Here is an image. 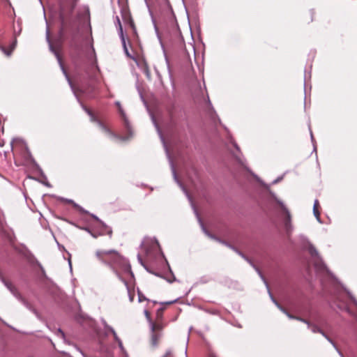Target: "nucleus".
Masks as SVG:
<instances>
[{
	"instance_id": "nucleus-40",
	"label": "nucleus",
	"mask_w": 357,
	"mask_h": 357,
	"mask_svg": "<svg viewBox=\"0 0 357 357\" xmlns=\"http://www.w3.org/2000/svg\"><path fill=\"white\" fill-rule=\"evenodd\" d=\"M195 213H197V215H197V211H195ZM197 217H198L199 222H200L201 225L202 226V225H203V224H202V220H201L200 218H199V216H197Z\"/></svg>"
},
{
	"instance_id": "nucleus-46",
	"label": "nucleus",
	"mask_w": 357,
	"mask_h": 357,
	"mask_svg": "<svg viewBox=\"0 0 357 357\" xmlns=\"http://www.w3.org/2000/svg\"><path fill=\"white\" fill-rule=\"evenodd\" d=\"M169 354H170V351H167L166 352L165 357H166V356H169Z\"/></svg>"
},
{
	"instance_id": "nucleus-4",
	"label": "nucleus",
	"mask_w": 357,
	"mask_h": 357,
	"mask_svg": "<svg viewBox=\"0 0 357 357\" xmlns=\"http://www.w3.org/2000/svg\"><path fill=\"white\" fill-rule=\"evenodd\" d=\"M300 240L303 243V247L307 249L312 257H316L318 261L315 262V268L319 271H326L328 273V270L326 268L325 264L321 261L319 253L316 248L309 242L308 239L303 235L299 236Z\"/></svg>"
},
{
	"instance_id": "nucleus-33",
	"label": "nucleus",
	"mask_w": 357,
	"mask_h": 357,
	"mask_svg": "<svg viewBox=\"0 0 357 357\" xmlns=\"http://www.w3.org/2000/svg\"><path fill=\"white\" fill-rule=\"evenodd\" d=\"M166 262H167V264H168V262H167V261H166ZM167 265H168V267H169V271H170V273H172V277H173V280H168V279H167V281H168L169 282H172L173 281H175V280H176V278L174 276V275H173V273H172V270H171V268H170V267H169V264H167Z\"/></svg>"
},
{
	"instance_id": "nucleus-2",
	"label": "nucleus",
	"mask_w": 357,
	"mask_h": 357,
	"mask_svg": "<svg viewBox=\"0 0 357 357\" xmlns=\"http://www.w3.org/2000/svg\"><path fill=\"white\" fill-rule=\"evenodd\" d=\"M116 105L119 107V112L121 114V118H122V119L123 121L124 126H125L126 129L127 130L128 132L129 133V136H127V137H117L109 128H107L105 125H103L99 120L96 119V117L94 116L93 114L89 109H87L86 107H84L81 103V105H82V108L84 109V110L90 116L91 121L96 122L98 123V126L100 127V128L101 129V130L104 133H105L108 137H116V138H119V139H120L121 140H128V139H130V137H131L132 136V128H131L130 123H129V121H128V119H127V117L126 116V114H125L124 111L123 110V109L121 108V107L120 105V102H116Z\"/></svg>"
},
{
	"instance_id": "nucleus-20",
	"label": "nucleus",
	"mask_w": 357,
	"mask_h": 357,
	"mask_svg": "<svg viewBox=\"0 0 357 357\" xmlns=\"http://www.w3.org/2000/svg\"><path fill=\"white\" fill-rule=\"evenodd\" d=\"M115 24H116V26L118 28L119 33H123V27H122L121 21H120V19H119V17L118 16H116V17Z\"/></svg>"
},
{
	"instance_id": "nucleus-42",
	"label": "nucleus",
	"mask_w": 357,
	"mask_h": 357,
	"mask_svg": "<svg viewBox=\"0 0 357 357\" xmlns=\"http://www.w3.org/2000/svg\"><path fill=\"white\" fill-rule=\"evenodd\" d=\"M310 136H311L312 142H314V137H313L312 132L311 130H310Z\"/></svg>"
},
{
	"instance_id": "nucleus-23",
	"label": "nucleus",
	"mask_w": 357,
	"mask_h": 357,
	"mask_svg": "<svg viewBox=\"0 0 357 357\" xmlns=\"http://www.w3.org/2000/svg\"><path fill=\"white\" fill-rule=\"evenodd\" d=\"M102 325L104 326V330H105V334L107 335L108 333H112L110 329L109 328V327H110V326L107 324L105 320L102 319Z\"/></svg>"
},
{
	"instance_id": "nucleus-48",
	"label": "nucleus",
	"mask_w": 357,
	"mask_h": 357,
	"mask_svg": "<svg viewBox=\"0 0 357 357\" xmlns=\"http://www.w3.org/2000/svg\"><path fill=\"white\" fill-rule=\"evenodd\" d=\"M68 263H69L70 266L71 267V261L70 259L68 260Z\"/></svg>"
},
{
	"instance_id": "nucleus-24",
	"label": "nucleus",
	"mask_w": 357,
	"mask_h": 357,
	"mask_svg": "<svg viewBox=\"0 0 357 357\" xmlns=\"http://www.w3.org/2000/svg\"><path fill=\"white\" fill-rule=\"evenodd\" d=\"M77 0H70L69 1V4H68V10H69V12H71L75 6V2H76Z\"/></svg>"
},
{
	"instance_id": "nucleus-21",
	"label": "nucleus",
	"mask_w": 357,
	"mask_h": 357,
	"mask_svg": "<svg viewBox=\"0 0 357 357\" xmlns=\"http://www.w3.org/2000/svg\"><path fill=\"white\" fill-rule=\"evenodd\" d=\"M119 37L121 38L123 50L128 48L127 45H126V38H125L124 33H119Z\"/></svg>"
},
{
	"instance_id": "nucleus-7",
	"label": "nucleus",
	"mask_w": 357,
	"mask_h": 357,
	"mask_svg": "<svg viewBox=\"0 0 357 357\" xmlns=\"http://www.w3.org/2000/svg\"><path fill=\"white\" fill-rule=\"evenodd\" d=\"M92 217L98 222V223L100 225V231L98 234L96 232L91 231L89 228H84V229L85 231L89 232L94 238H97L98 236L103 235L105 234H108L109 235L112 234V230L104 222H102L100 220H99V218L97 216L92 215Z\"/></svg>"
},
{
	"instance_id": "nucleus-41",
	"label": "nucleus",
	"mask_w": 357,
	"mask_h": 357,
	"mask_svg": "<svg viewBox=\"0 0 357 357\" xmlns=\"http://www.w3.org/2000/svg\"><path fill=\"white\" fill-rule=\"evenodd\" d=\"M235 157L236 158V159L238 160L239 162L243 164V161L241 160V159L238 155H235Z\"/></svg>"
},
{
	"instance_id": "nucleus-32",
	"label": "nucleus",
	"mask_w": 357,
	"mask_h": 357,
	"mask_svg": "<svg viewBox=\"0 0 357 357\" xmlns=\"http://www.w3.org/2000/svg\"><path fill=\"white\" fill-rule=\"evenodd\" d=\"M21 31H22L21 27H20L18 30H14L15 38H16V37L20 34Z\"/></svg>"
},
{
	"instance_id": "nucleus-18",
	"label": "nucleus",
	"mask_w": 357,
	"mask_h": 357,
	"mask_svg": "<svg viewBox=\"0 0 357 357\" xmlns=\"http://www.w3.org/2000/svg\"><path fill=\"white\" fill-rule=\"evenodd\" d=\"M66 15V6H65V3H62L61 4V13H60V18H61L62 24H63V22H64V18H65Z\"/></svg>"
},
{
	"instance_id": "nucleus-38",
	"label": "nucleus",
	"mask_w": 357,
	"mask_h": 357,
	"mask_svg": "<svg viewBox=\"0 0 357 357\" xmlns=\"http://www.w3.org/2000/svg\"><path fill=\"white\" fill-rule=\"evenodd\" d=\"M137 258H138V260H139V263H140L142 265H143V262H142V258H141V257H140V255H137Z\"/></svg>"
},
{
	"instance_id": "nucleus-29",
	"label": "nucleus",
	"mask_w": 357,
	"mask_h": 357,
	"mask_svg": "<svg viewBox=\"0 0 357 357\" xmlns=\"http://www.w3.org/2000/svg\"><path fill=\"white\" fill-rule=\"evenodd\" d=\"M4 222V217L3 214H1V213L0 212V229L3 227Z\"/></svg>"
},
{
	"instance_id": "nucleus-3",
	"label": "nucleus",
	"mask_w": 357,
	"mask_h": 357,
	"mask_svg": "<svg viewBox=\"0 0 357 357\" xmlns=\"http://www.w3.org/2000/svg\"><path fill=\"white\" fill-rule=\"evenodd\" d=\"M46 39H47V43H49V47H50V51L52 53H54V55L56 56V57L57 59V61L59 62V66L61 67V69L63 73L64 74V75H65V77H66V79H67V81H68V84H69V85H70V88H71V89H72V91L73 92V93H74V95L77 98V100L79 101V93H83L84 94L85 92H84V91L83 89H78V90L75 89V86H73V83H72L69 76L68 75V74H67V73H66V70H65V68H64V67H63V66L62 64L61 59V58L59 56V53L57 52V51H56L54 49V47H53V46H52V43L50 42V29H49V26H48L47 24V30H46Z\"/></svg>"
},
{
	"instance_id": "nucleus-49",
	"label": "nucleus",
	"mask_w": 357,
	"mask_h": 357,
	"mask_svg": "<svg viewBox=\"0 0 357 357\" xmlns=\"http://www.w3.org/2000/svg\"><path fill=\"white\" fill-rule=\"evenodd\" d=\"M143 266H144V268H145V269H146L148 271H149L148 270L147 267H146V266H144V264H143Z\"/></svg>"
},
{
	"instance_id": "nucleus-37",
	"label": "nucleus",
	"mask_w": 357,
	"mask_h": 357,
	"mask_svg": "<svg viewBox=\"0 0 357 357\" xmlns=\"http://www.w3.org/2000/svg\"><path fill=\"white\" fill-rule=\"evenodd\" d=\"M130 26H131L134 30L135 29L134 23H133V22H132L131 20H130Z\"/></svg>"
},
{
	"instance_id": "nucleus-9",
	"label": "nucleus",
	"mask_w": 357,
	"mask_h": 357,
	"mask_svg": "<svg viewBox=\"0 0 357 357\" xmlns=\"http://www.w3.org/2000/svg\"><path fill=\"white\" fill-rule=\"evenodd\" d=\"M273 197H274V199H275L277 203H278V204L281 206V208H282V210L283 211V212H284V213L285 215L284 220L285 227L288 229L291 227V224H290L291 215H290V213H289V210L287 208V207L285 206V205L283 204L282 202H281L280 200L278 199L277 197L275 196V195H273Z\"/></svg>"
},
{
	"instance_id": "nucleus-36",
	"label": "nucleus",
	"mask_w": 357,
	"mask_h": 357,
	"mask_svg": "<svg viewBox=\"0 0 357 357\" xmlns=\"http://www.w3.org/2000/svg\"><path fill=\"white\" fill-rule=\"evenodd\" d=\"M282 179V176H281V177H278L277 179L274 180V181H273V183H273V184H275V183H277L278 182H279L280 181H281Z\"/></svg>"
},
{
	"instance_id": "nucleus-26",
	"label": "nucleus",
	"mask_w": 357,
	"mask_h": 357,
	"mask_svg": "<svg viewBox=\"0 0 357 357\" xmlns=\"http://www.w3.org/2000/svg\"><path fill=\"white\" fill-rule=\"evenodd\" d=\"M56 335L65 340V334L60 328L57 330Z\"/></svg>"
},
{
	"instance_id": "nucleus-11",
	"label": "nucleus",
	"mask_w": 357,
	"mask_h": 357,
	"mask_svg": "<svg viewBox=\"0 0 357 357\" xmlns=\"http://www.w3.org/2000/svg\"><path fill=\"white\" fill-rule=\"evenodd\" d=\"M165 150H166V152H167V156L169 159V163H170V166H171V169H172V174H173V176H174V178L175 180V181L179 185V186L181 188V189L183 190V191L185 193V195H187V197L190 199V196L188 194V192L186 191V190L185 189V188L183 187V185L181 184V183L178 181V177H177V175H176V169H175V167L174 166V164H173V162L172 160L170 159V156L169 155V153H168V151H167V147L165 146Z\"/></svg>"
},
{
	"instance_id": "nucleus-31",
	"label": "nucleus",
	"mask_w": 357,
	"mask_h": 357,
	"mask_svg": "<svg viewBox=\"0 0 357 357\" xmlns=\"http://www.w3.org/2000/svg\"><path fill=\"white\" fill-rule=\"evenodd\" d=\"M144 73L146 74V75L149 77H150V72H149V70L146 66V64H144Z\"/></svg>"
},
{
	"instance_id": "nucleus-12",
	"label": "nucleus",
	"mask_w": 357,
	"mask_h": 357,
	"mask_svg": "<svg viewBox=\"0 0 357 357\" xmlns=\"http://www.w3.org/2000/svg\"><path fill=\"white\" fill-rule=\"evenodd\" d=\"M267 289H268V294L271 297V299L272 300V301L275 304V305L282 311L283 312L289 319H296V318H299L298 317H295V316H293L291 314H290L289 312H287L277 301L276 300L273 298L269 288H268V286H266Z\"/></svg>"
},
{
	"instance_id": "nucleus-22",
	"label": "nucleus",
	"mask_w": 357,
	"mask_h": 357,
	"mask_svg": "<svg viewBox=\"0 0 357 357\" xmlns=\"http://www.w3.org/2000/svg\"><path fill=\"white\" fill-rule=\"evenodd\" d=\"M202 229H203L204 232L208 237H210L211 238L214 239V240H215V241H218L220 243V239H219L218 238H217L215 236H213V235L211 234L210 233H208V231L204 228V225H202Z\"/></svg>"
},
{
	"instance_id": "nucleus-1",
	"label": "nucleus",
	"mask_w": 357,
	"mask_h": 357,
	"mask_svg": "<svg viewBox=\"0 0 357 357\" xmlns=\"http://www.w3.org/2000/svg\"><path fill=\"white\" fill-rule=\"evenodd\" d=\"M97 258L102 263L107 264L111 267L113 271L116 273L117 277L123 281L127 287L129 299L132 302L134 299V296L130 294V289L128 287L127 282L122 279L120 275L118 268L121 269L125 273H128L131 278L134 277V274L131 271V266L129 262L119 255L118 252L114 250H97L96 252Z\"/></svg>"
},
{
	"instance_id": "nucleus-8",
	"label": "nucleus",
	"mask_w": 357,
	"mask_h": 357,
	"mask_svg": "<svg viewBox=\"0 0 357 357\" xmlns=\"http://www.w3.org/2000/svg\"><path fill=\"white\" fill-rule=\"evenodd\" d=\"M3 282L16 298H17L26 308H28L30 310H32L31 305L29 303V302L26 300H25L21 296V294L18 292L17 289L11 283L6 281H3Z\"/></svg>"
},
{
	"instance_id": "nucleus-44",
	"label": "nucleus",
	"mask_w": 357,
	"mask_h": 357,
	"mask_svg": "<svg viewBox=\"0 0 357 357\" xmlns=\"http://www.w3.org/2000/svg\"><path fill=\"white\" fill-rule=\"evenodd\" d=\"M345 310L348 313H351L350 310L347 307H345Z\"/></svg>"
},
{
	"instance_id": "nucleus-10",
	"label": "nucleus",
	"mask_w": 357,
	"mask_h": 357,
	"mask_svg": "<svg viewBox=\"0 0 357 357\" xmlns=\"http://www.w3.org/2000/svg\"><path fill=\"white\" fill-rule=\"evenodd\" d=\"M229 248H231V250H233L234 251H235L237 254H238L241 257H242L244 259H245L255 269V271L257 272V273L259 274V277L261 278V279L263 280V282H264L265 285L268 287V282L266 280L265 278L264 277V275H262L261 272L259 271V269L256 267L253 264L252 262L248 259L242 252H241L240 251H238L237 249H236L234 246L231 245H230V247Z\"/></svg>"
},
{
	"instance_id": "nucleus-34",
	"label": "nucleus",
	"mask_w": 357,
	"mask_h": 357,
	"mask_svg": "<svg viewBox=\"0 0 357 357\" xmlns=\"http://www.w3.org/2000/svg\"><path fill=\"white\" fill-rule=\"evenodd\" d=\"M123 50H124V52H125V54H126L127 56H128L130 58H132V56L130 54L128 48H126V49H125Z\"/></svg>"
},
{
	"instance_id": "nucleus-25",
	"label": "nucleus",
	"mask_w": 357,
	"mask_h": 357,
	"mask_svg": "<svg viewBox=\"0 0 357 357\" xmlns=\"http://www.w3.org/2000/svg\"><path fill=\"white\" fill-rule=\"evenodd\" d=\"M152 120H153V123H154V125H155V128H156V129H157V130H158V133H159V135H160V138H161L162 141L164 142V139H163V137H162V133H161V132H160V128H159L158 126L157 125V123H156V122H155V119H154V118H153V117H152Z\"/></svg>"
},
{
	"instance_id": "nucleus-17",
	"label": "nucleus",
	"mask_w": 357,
	"mask_h": 357,
	"mask_svg": "<svg viewBox=\"0 0 357 357\" xmlns=\"http://www.w3.org/2000/svg\"><path fill=\"white\" fill-rule=\"evenodd\" d=\"M318 205H319V202L317 199H316L314 201V206H313V213L314 215V216L316 217L317 220L319 221V222H321L320 220V213L317 209V207H318Z\"/></svg>"
},
{
	"instance_id": "nucleus-13",
	"label": "nucleus",
	"mask_w": 357,
	"mask_h": 357,
	"mask_svg": "<svg viewBox=\"0 0 357 357\" xmlns=\"http://www.w3.org/2000/svg\"><path fill=\"white\" fill-rule=\"evenodd\" d=\"M17 40L14 38L13 43L10 45L9 50H7L5 47L0 45V50L8 56H10L13 51L15 50L17 45Z\"/></svg>"
},
{
	"instance_id": "nucleus-45",
	"label": "nucleus",
	"mask_w": 357,
	"mask_h": 357,
	"mask_svg": "<svg viewBox=\"0 0 357 357\" xmlns=\"http://www.w3.org/2000/svg\"><path fill=\"white\" fill-rule=\"evenodd\" d=\"M75 348H76L77 351H79L82 355H84L83 353L79 350V348H77V347H75Z\"/></svg>"
},
{
	"instance_id": "nucleus-43",
	"label": "nucleus",
	"mask_w": 357,
	"mask_h": 357,
	"mask_svg": "<svg viewBox=\"0 0 357 357\" xmlns=\"http://www.w3.org/2000/svg\"><path fill=\"white\" fill-rule=\"evenodd\" d=\"M234 147L236 149V150L239 151V147L238 146V145L234 142Z\"/></svg>"
},
{
	"instance_id": "nucleus-30",
	"label": "nucleus",
	"mask_w": 357,
	"mask_h": 357,
	"mask_svg": "<svg viewBox=\"0 0 357 357\" xmlns=\"http://www.w3.org/2000/svg\"><path fill=\"white\" fill-rule=\"evenodd\" d=\"M350 299L352 301V302L354 303V304L357 307V301L356 299L350 294V292H347Z\"/></svg>"
},
{
	"instance_id": "nucleus-15",
	"label": "nucleus",
	"mask_w": 357,
	"mask_h": 357,
	"mask_svg": "<svg viewBox=\"0 0 357 357\" xmlns=\"http://www.w3.org/2000/svg\"><path fill=\"white\" fill-rule=\"evenodd\" d=\"M144 314L147 319L149 321L151 331H155V330H161L162 327L160 325L156 326L154 323L151 321L149 313L146 310H144Z\"/></svg>"
},
{
	"instance_id": "nucleus-16",
	"label": "nucleus",
	"mask_w": 357,
	"mask_h": 357,
	"mask_svg": "<svg viewBox=\"0 0 357 357\" xmlns=\"http://www.w3.org/2000/svg\"><path fill=\"white\" fill-rule=\"evenodd\" d=\"M109 328L110 329L112 335H114V340L118 342V344H119L120 349H121V351H124V348H123L122 342L119 339V337L117 336V335H116L115 331L114 330V328L112 327H109Z\"/></svg>"
},
{
	"instance_id": "nucleus-28",
	"label": "nucleus",
	"mask_w": 357,
	"mask_h": 357,
	"mask_svg": "<svg viewBox=\"0 0 357 357\" xmlns=\"http://www.w3.org/2000/svg\"><path fill=\"white\" fill-rule=\"evenodd\" d=\"M17 143H22L23 146H25L24 142L22 140L20 139H13L12 141V142H11V144L13 146L14 144H17Z\"/></svg>"
},
{
	"instance_id": "nucleus-47",
	"label": "nucleus",
	"mask_w": 357,
	"mask_h": 357,
	"mask_svg": "<svg viewBox=\"0 0 357 357\" xmlns=\"http://www.w3.org/2000/svg\"><path fill=\"white\" fill-rule=\"evenodd\" d=\"M80 211H83V212H84V213H87L86 211H84V209H82V208H80Z\"/></svg>"
},
{
	"instance_id": "nucleus-39",
	"label": "nucleus",
	"mask_w": 357,
	"mask_h": 357,
	"mask_svg": "<svg viewBox=\"0 0 357 357\" xmlns=\"http://www.w3.org/2000/svg\"><path fill=\"white\" fill-rule=\"evenodd\" d=\"M195 213H197V215H197V211H195ZM197 217H198L199 222H200L201 225L202 226V225H203V224H202V220H201L200 218H199V216H197Z\"/></svg>"
},
{
	"instance_id": "nucleus-19",
	"label": "nucleus",
	"mask_w": 357,
	"mask_h": 357,
	"mask_svg": "<svg viewBox=\"0 0 357 357\" xmlns=\"http://www.w3.org/2000/svg\"><path fill=\"white\" fill-rule=\"evenodd\" d=\"M160 337V335L158 334L154 333V331H152V336H151V343L153 346H156L158 344V340Z\"/></svg>"
},
{
	"instance_id": "nucleus-6",
	"label": "nucleus",
	"mask_w": 357,
	"mask_h": 357,
	"mask_svg": "<svg viewBox=\"0 0 357 357\" xmlns=\"http://www.w3.org/2000/svg\"><path fill=\"white\" fill-rule=\"evenodd\" d=\"M142 247L148 256L160 250L159 243L155 238L145 239L142 243Z\"/></svg>"
},
{
	"instance_id": "nucleus-5",
	"label": "nucleus",
	"mask_w": 357,
	"mask_h": 357,
	"mask_svg": "<svg viewBox=\"0 0 357 357\" xmlns=\"http://www.w3.org/2000/svg\"><path fill=\"white\" fill-rule=\"evenodd\" d=\"M297 320L305 323L307 326V328H309L312 333H320L335 348L337 354L340 357H344L342 353L340 351V350L337 348L335 343L331 340L324 331L322 329H321L317 324H312L309 321L303 319V318H296Z\"/></svg>"
},
{
	"instance_id": "nucleus-50",
	"label": "nucleus",
	"mask_w": 357,
	"mask_h": 357,
	"mask_svg": "<svg viewBox=\"0 0 357 357\" xmlns=\"http://www.w3.org/2000/svg\"><path fill=\"white\" fill-rule=\"evenodd\" d=\"M143 266H144V268H145V269H146L148 271H149L148 270L147 267H146V266H144V264H143Z\"/></svg>"
},
{
	"instance_id": "nucleus-14",
	"label": "nucleus",
	"mask_w": 357,
	"mask_h": 357,
	"mask_svg": "<svg viewBox=\"0 0 357 357\" xmlns=\"http://www.w3.org/2000/svg\"><path fill=\"white\" fill-rule=\"evenodd\" d=\"M158 39H159L160 45H161V47H162V51H163L164 57H165V63H166V65H167V68L169 75L171 76L172 71H171L170 63H169V58H168V56L167 55L166 50H165V48L162 43L161 38H160V37L159 36L158 34Z\"/></svg>"
},
{
	"instance_id": "nucleus-27",
	"label": "nucleus",
	"mask_w": 357,
	"mask_h": 357,
	"mask_svg": "<svg viewBox=\"0 0 357 357\" xmlns=\"http://www.w3.org/2000/svg\"><path fill=\"white\" fill-rule=\"evenodd\" d=\"M138 300L139 302H142L143 301H146V298L140 293L139 290L138 289Z\"/></svg>"
},
{
	"instance_id": "nucleus-35",
	"label": "nucleus",
	"mask_w": 357,
	"mask_h": 357,
	"mask_svg": "<svg viewBox=\"0 0 357 357\" xmlns=\"http://www.w3.org/2000/svg\"><path fill=\"white\" fill-rule=\"evenodd\" d=\"M220 243H222V244H223V245H226V246H227L228 248H229V247H230V244H229L228 243L225 242V241H222V240H220Z\"/></svg>"
}]
</instances>
